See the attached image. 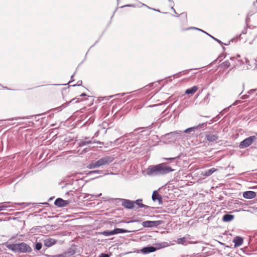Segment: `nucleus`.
Returning a JSON list of instances; mask_svg holds the SVG:
<instances>
[{
    "label": "nucleus",
    "instance_id": "3",
    "mask_svg": "<svg viewBox=\"0 0 257 257\" xmlns=\"http://www.w3.org/2000/svg\"><path fill=\"white\" fill-rule=\"evenodd\" d=\"M114 158L112 156H105L102 158H101L98 160L92 162L91 163L89 164L87 166V168L89 169H92L96 168H99L103 166H106L109 165L110 163H112Z\"/></svg>",
    "mask_w": 257,
    "mask_h": 257
},
{
    "label": "nucleus",
    "instance_id": "11",
    "mask_svg": "<svg viewBox=\"0 0 257 257\" xmlns=\"http://www.w3.org/2000/svg\"><path fill=\"white\" fill-rule=\"evenodd\" d=\"M152 198L154 201L157 200L159 204H162V197L157 191L153 192Z\"/></svg>",
    "mask_w": 257,
    "mask_h": 257
},
{
    "label": "nucleus",
    "instance_id": "23",
    "mask_svg": "<svg viewBox=\"0 0 257 257\" xmlns=\"http://www.w3.org/2000/svg\"><path fill=\"white\" fill-rule=\"evenodd\" d=\"M93 143V141L91 140L84 141V140H80L79 142V146L82 147L88 144H91Z\"/></svg>",
    "mask_w": 257,
    "mask_h": 257
},
{
    "label": "nucleus",
    "instance_id": "17",
    "mask_svg": "<svg viewBox=\"0 0 257 257\" xmlns=\"http://www.w3.org/2000/svg\"><path fill=\"white\" fill-rule=\"evenodd\" d=\"M233 242L234 243V247L240 246L243 243V239L240 236H236L234 238Z\"/></svg>",
    "mask_w": 257,
    "mask_h": 257
},
{
    "label": "nucleus",
    "instance_id": "38",
    "mask_svg": "<svg viewBox=\"0 0 257 257\" xmlns=\"http://www.w3.org/2000/svg\"><path fill=\"white\" fill-rule=\"evenodd\" d=\"M253 237L255 238V239H257V230L255 231L254 233H253Z\"/></svg>",
    "mask_w": 257,
    "mask_h": 257
},
{
    "label": "nucleus",
    "instance_id": "16",
    "mask_svg": "<svg viewBox=\"0 0 257 257\" xmlns=\"http://www.w3.org/2000/svg\"><path fill=\"white\" fill-rule=\"evenodd\" d=\"M156 250V248L154 246H147L143 248L141 250L143 253L147 254L150 252H154Z\"/></svg>",
    "mask_w": 257,
    "mask_h": 257
},
{
    "label": "nucleus",
    "instance_id": "28",
    "mask_svg": "<svg viewBox=\"0 0 257 257\" xmlns=\"http://www.w3.org/2000/svg\"><path fill=\"white\" fill-rule=\"evenodd\" d=\"M77 99V98H74L72 99H71L70 101H69L68 102H67V103H64L63 104L61 107H63V108H65L66 107H67L68 106V105L70 103H72V102H73L75 100H76Z\"/></svg>",
    "mask_w": 257,
    "mask_h": 257
},
{
    "label": "nucleus",
    "instance_id": "6",
    "mask_svg": "<svg viewBox=\"0 0 257 257\" xmlns=\"http://www.w3.org/2000/svg\"><path fill=\"white\" fill-rule=\"evenodd\" d=\"M120 202L122 206L129 209H135L134 201L128 199H120Z\"/></svg>",
    "mask_w": 257,
    "mask_h": 257
},
{
    "label": "nucleus",
    "instance_id": "41",
    "mask_svg": "<svg viewBox=\"0 0 257 257\" xmlns=\"http://www.w3.org/2000/svg\"><path fill=\"white\" fill-rule=\"evenodd\" d=\"M90 195L92 196H94L95 197H99L101 195V193H100L98 195Z\"/></svg>",
    "mask_w": 257,
    "mask_h": 257
},
{
    "label": "nucleus",
    "instance_id": "14",
    "mask_svg": "<svg viewBox=\"0 0 257 257\" xmlns=\"http://www.w3.org/2000/svg\"><path fill=\"white\" fill-rule=\"evenodd\" d=\"M136 135L135 133H132L128 134H126L124 135L123 137H120L115 141V142L116 143L117 141H120L121 142L124 141L125 140H130V138H128V137H131V138L136 137Z\"/></svg>",
    "mask_w": 257,
    "mask_h": 257
},
{
    "label": "nucleus",
    "instance_id": "40",
    "mask_svg": "<svg viewBox=\"0 0 257 257\" xmlns=\"http://www.w3.org/2000/svg\"><path fill=\"white\" fill-rule=\"evenodd\" d=\"M93 143H97L100 145H103V143L101 142L100 141H97V142L94 141V142H93Z\"/></svg>",
    "mask_w": 257,
    "mask_h": 257
},
{
    "label": "nucleus",
    "instance_id": "10",
    "mask_svg": "<svg viewBox=\"0 0 257 257\" xmlns=\"http://www.w3.org/2000/svg\"><path fill=\"white\" fill-rule=\"evenodd\" d=\"M206 123L204 122L201 124H199L197 126L188 128L186 129L185 131H184L183 132L185 133H189L191 132L195 131V130L200 129L202 127H204V126H206Z\"/></svg>",
    "mask_w": 257,
    "mask_h": 257
},
{
    "label": "nucleus",
    "instance_id": "32",
    "mask_svg": "<svg viewBox=\"0 0 257 257\" xmlns=\"http://www.w3.org/2000/svg\"><path fill=\"white\" fill-rule=\"evenodd\" d=\"M28 118H29V117H28V116H25V117H14V118L9 119V120H19L20 119H28Z\"/></svg>",
    "mask_w": 257,
    "mask_h": 257
},
{
    "label": "nucleus",
    "instance_id": "30",
    "mask_svg": "<svg viewBox=\"0 0 257 257\" xmlns=\"http://www.w3.org/2000/svg\"><path fill=\"white\" fill-rule=\"evenodd\" d=\"M186 240V239L185 237H182L178 238L177 240V243L179 244H183Z\"/></svg>",
    "mask_w": 257,
    "mask_h": 257
},
{
    "label": "nucleus",
    "instance_id": "36",
    "mask_svg": "<svg viewBox=\"0 0 257 257\" xmlns=\"http://www.w3.org/2000/svg\"><path fill=\"white\" fill-rule=\"evenodd\" d=\"M256 91V89H251L248 91V94H252Z\"/></svg>",
    "mask_w": 257,
    "mask_h": 257
},
{
    "label": "nucleus",
    "instance_id": "50",
    "mask_svg": "<svg viewBox=\"0 0 257 257\" xmlns=\"http://www.w3.org/2000/svg\"><path fill=\"white\" fill-rule=\"evenodd\" d=\"M153 10H154V11H158V12H160V11H159V10H156V9H153Z\"/></svg>",
    "mask_w": 257,
    "mask_h": 257
},
{
    "label": "nucleus",
    "instance_id": "25",
    "mask_svg": "<svg viewBox=\"0 0 257 257\" xmlns=\"http://www.w3.org/2000/svg\"><path fill=\"white\" fill-rule=\"evenodd\" d=\"M10 203V202H5L2 203V205L0 206V211L4 210L7 208L11 207L8 204Z\"/></svg>",
    "mask_w": 257,
    "mask_h": 257
},
{
    "label": "nucleus",
    "instance_id": "8",
    "mask_svg": "<svg viewBox=\"0 0 257 257\" xmlns=\"http://www.w3.org/2000/svg\"><path fill=\"white\" fill-rule=\"evenodd\" d=\"M70 202L69 200H64L62 198H58L55 200L54 204L59 207H62L67 206Z\"/></svg>",
    "mask_w": 257,
    "mask_h": 257
},
{
    "label": "nucleus",
    "instance_id": "5",
    "mask_svg": "<svg viewBox=\"0 0 257 257\" xmlns=\"http://www.w3.org/2000/svg\"><path fill=\"white\" fill-rule=\"evenodd\" d=\"M181 133L180 131L171 132L166 134L164 137L167 139H171V141L174 142L180 138Z\"/></svg>",
    "mask_w": 257,
    "mask_h": 257
},
{
    "label": "nucleus",
    "instance_id": "47",
    "mask_svg": "<svg viewBox=\"0 0 257 257\" xmlns=\"http://www.w3.org/2000/svg\"><path fill=\"white\" fill-rule=\"evenodd\" d=\"M168 1L171 2L173 4H174V2L172 1V0H168Z\"/></svg>",
    "mask_w": 257,
    "mask_h": 257
},
{
    "label": "nucleus",
    "instance_id": "9",
    "mask_svg": "<svg viewBox=\"0 0 257 257\" xmlns=\"http://www.w3.org/2000/svg\"><path fill=\"white\" fill-rule=\"evenodd\" d=\"M205 139L209 142H214L218 140L219 137L216 135L207 133L205 135Z\"/></svg>",
    "mask_w": 257,
    "mask_h": 257
},
{
    "label": "nucleus",
    "instance_id": "15",
    "mask_svg": "<svg viewBox=\"0 0 257 257\" xmlns=\"http://www.w3.org/2000/svg\"><path fill=\"white\" fill-rule=\"evenodd\" d=\"M135 208H136V205L137 206V209L139 208H148L149 207L147 205H146L142 203V199H139L136 201H134Z\"/></svg>",
    "mask_w": 257,
    "mask_h": 257
},
{
    "label": "nucleus",
    "instance_id": "33",
    "mask_svg": "<svg viewBox=\"0 0 257 257\" xmlns=\"http://www.w3.org/2000/svg\"><path fill=\"white\" fill-rule=\"evenodd\" d=\"M99 257H109V255L106 253H101Z\"/></svg>",
    "mask_w": 257,
    "mask_h": 257
},
{
    "label": "nucleus",
    "instance_id": "43",
    "mask_svg": "<svg viewBox=\"0 0 257 257\" xmlns=\"http://www.w3.org/2000/svg\"><path fill=\"white\" fill-rule=\"evenodd\" d=\"M171 9H172V10H173V11L174 12V13H175V14H177V13H176V11H175V9H174V8H173V6L171 7Z\"/></svg>",
    "mask_w": 257,
    "mask_h": 257
},
{
    "label": "nucleus",
    "instance_id": "46",
    "mask_svg": "<svg viewBox=\"0 0 257 257\" xmlns=\"http://www.w3.org/2000/svg\"><path fill=\"white\" fill-rule=\"evenodd\" d=\"M230 59L231 61H233V60L235 59V57H230Z\"/></svg>",
    "mask_w": 257,
    "mask_h": 257
},
{
    "label": "nucleus",
    "instance_id": "53",
    "mask_svg": "<svg viewBox=\"0 0 257 257\" xmlns=\"http://www.w3.org/2000/svg\"><path fill=\"white\" fill-rule=\"evenodd\" d=\"M222 48H223V50L225 49V48L223 46L222 47Z\"/></svg>",
    "mask_w": 257,
    "mask_h": 257
},
{
    "label": "nucleus",
    "instance_id": "55",
    "mask_svg": "<svg viewBox=\"0 0 257 257\" xmlns=\"http://www.w3.org/2000/svg\"><path fill=\"white\" fill-rule=\"evenodd\" d=\"M256 2H257V0L256 1Z\"/></svg>",
    "mask_w": 257,
    "mask_h": 257
},
{
    "label": "nucleus",
    "instance_id": "18",
    "mask_svg": "<svg viewBox=\"0 0 257 257\" xmlns=\"http://www.w3.org/2000/svg\"><path fill=\"white\" fill-rule=\"evenodd\" d=\"M234 218V216L233 215L226 214L223 215L222 217V221L224 222H230L232 221Z\"/></svg>",
    "mask_w": 257,
    "mask_h": 257
},
{
    "label": "nucleus",
    "instance_id": "29",
    "mask_svg": "<svg viewBox=\"0 0 257 257\" xmlns=\"http://www.w3.org/2000/svg\"><path fill=\"white\" fill-rule=\"evenodd\" d=\"M222 65H223V66L225 68H228L231 65H230V62L228 61V60H226V61H225L222 64Z\"/></svg>",
    "mask_w": 257,
    "mask_h": 257
},
{
    "label": "nucleus",
    "instance_id": "49",
    "mask_svg": "<svg viewBox=\"0 0 257 257\" xmlns=\"http://www.w3.org/2000/svg\"><path fill=\"white\" fill-rule=\"evenodd\" d=\"M126 6H128V7H132L133 5H127Z\"/></svg>",
    "mask_w": 257,
    "mask_h": 257
},
{
    "label": "nucleus",
    "instance_id": "1",
    "mask_svg": "<svg viewBox=\"0 0 257 257\" xmlns=\"http://www.w3.org/2000/svg\"><path fill=\"white\" fill-rule=\"evenodd\" d=\"M173 169L170 166L165 164L150 166L146 170V174L148 176H160L172 172Z\"/></svg>",
    "mask_w": 257,
    "mask_h": 257
},
{
    "label": "nucleus",
    "instance_id": "20",
    "mask_svg": "<svg viewBox=\"0 0 257 257\" xmlns=\"http://www.w3.org/2000/svg\"><path fill=\"white\" fill-rule=\"evenodd\" d=\"M217 170L214 168H212L209 170H207L202 173V175L204 176H209L215 172Z\"/></svg>",
    "mask_w": 257,
    "mask_h": 257
},
{
    "label": "nucleus",
    "instance_id": "7",
    "mask_svg": "<svg viewBox=\"0 0 257 257\" xmlns=\"http://www.w3.org/2000/svg\"><path fill=\"white\" fill-rule=\"evenodd\" d=\"M161 224L160 221H145L142 222L144 227H157Z\"/></svg>",
    "mask_w": 257,
    "mask_h": 257
},
{
    "label": "nucleus",
    "instance_id": "34",
    "mask_svg": "<svg viewBox=\"0 0 257 257\" xmlns=\"http://www.w3.org/2000/svg\"><path fill=\"white\" fill-rule=\"evenodd\" d=\"M125 94L124 93H121V94H115V95H111L109 96L110 98H112L113 96H116V95H120L121 96H123Z\"/></svg>",
    "mask_w": 257,
    "mask_h": 257
},
{
    "label": "nucleus",
    "instance_id": "27",
    "mask_svg": "<svg viewBox=\"0 0 257 257\" xmlns=\"http://www.w3.org/2000/svg\"><path fill=\"white\" fill-rule=\"evenodd\" d=\"M102 172V171H100V170H93V171H89V173L87 174L88 175H91V174H100Z\"/></svg>",
    "mask_w": 257,
    "mask_h": 257
},
{
    "label": "nucleus",
    "instance_id": "24",
    "mask_svg": "<svg viewBox=\"0 0 257 257\" xmlns=\"http://www.w3.org/2000/svg\"><path fill=\"white\" fill-rule=\"evenodd\" d=\"M114 234H118V233H126L128 232L129 231L127 230L121 229V228H115L114 230Z\"/></svg>",
    "mask_w": 257,
    "mask_h": 257
},
{
    "label": "nucleus",
    "instance_id": "37",
    "mask_svg": "<svg viewBox=\"0 0 257 257\" xmlns=\"http://www.w3.org/2000/svg\"><path fill=\"white\" fill-rule=\"evenodd\" d=\"M82 84V81H78L76 84L72 85L73 86H75L76 85L80 86Z\"/></svg>",
    "mask_w": 257,
    "mask_h": 257
},
{
    "label": "nucleus",
    "instance_id": "21",
    "mask_svg": "<svg viewBox=\"0 0 257 257\" xmlns=\"http://www.w3.org/2000/svg\"><path fill=\"white\" fill-rule=\"evenodd\" d=\"M191 29H195V30H197L198 31H201L205 34H206L207 35H208L209 37H210L212 39H213V40H214L215 41H217L218 43H219L220 44H223V43L219 40L214 38V37L211 36L210 35H209V34H208L207 33L204 32V31L199 29V28H195V27H192L191 28Z\"/></svg>",
    "mask_w": 257,
    "mask_h": 257
},
{
    "label": "nucleus",
    "instance_id": "31",
    "mask_svg": "<svg viewBox=\"0 0 257 257\" xmlns=\"http://www.w3.org/2000/svg\"><path fill=\"white\" fill-rule=\"evenodd\" d=\"M42 244L41 242H37L35 245V248L37 250H39L41 249Z\"/></svg>",
    "mask_w": 257,
    "mask_h": 257
},
{
    "label": "nucleus",
    "instance_id": "35",
    "mask_svg": "<svg viewBox=\"0 0 257 257\" xmlns=\"http://www.w3.org/2000/svg\"><path fill=\"white\" fill-rule=\"evenodd\" d=\"M248 97V95H247V94H245V95H242L241 97V98L242 99H245L247 98Z\"/></svg>",
    "mask_w": 257,
    "mask_h": 257
},
{
    "label": "nucleus",
    "instance_id": "54",
    "mask_svg": "<svg viewBox=\"0 0 257 257\" xmlns=\"http://www.w3.org/2000/svg\"><path fill=\"white\" fill-rule=\"evenodd\" d=\"M185 16L186 17V16H187V14H185Z\"/></svg>",
    "mask_w": 257,
    "mask_h": 257
},
{
    "label": "nucleus",
    "instance_id": "26",
    "mask_svg": "<svg viewBox=\"0 0 257 257\" xmlns=\"http://www.w3.org/2000/svg\"><path fill=\"white\" fill-rule=\"evenodd\" d=\"M102 234H103L104 236H110L114 235V231L113 230H105L103 231L102 233Z\"/></svg>",
    "mask_w": 257,
    "mask_h": 257
},
{
    "label": "nucleus",
    "instance_id": "39",
    "mask_svg": "<svg viewBox=\"0 0 257 257\" xmlns=\"http://www.w3.org/2000/svg\"><path fill=\"white\" fill-rule=\"evenodd\" d=\"M175 158H176L175 157H174V158H165L164 159L166 160H175Z\"/></svg>",
    "mask_w": 257,
    "mask_h": 257
},
{
    "label": "nucleus",
    "instance_id": "45",
    "mask_svg": "<svg viewBox=\"0 0 257 257\" xmlns=\"http://www.w3.org/2000/svg\"><path fill=\"white\" fill-rule=\"evenodd\" d=\"M86 94H85V93H82V94H81L80 96H86Z\"/></svg>",
    "mask_w": 257,
    "mask_h": 257
},
{
    "label": "nucleus",
    "instance_id": "22",
    "mask_svg": "<svg viewBox=\"0 0 257 257\" xmlns=\"http://www.w3.org/2000/svg\"><path fill=\"white\" fill-rule=\"evenodd\" d=\"M192 70V69L186 70L181 72H179L178 73H176L173 75L174 78H178L182 75H186L188 74L189 71Z\"/></svg>",
    "mask_w": 257,
    "mask_h": 257
},
{
    "label": "nucleus",
    "instance_id": "19",
    "mask_svg": "<svg viewBox=\"0 0 257 257\" xmlns=\"http://www.w3.org/2000/svg\"><path fill=\"white\" fill-rule=\"evenodd\" d=\"M198 90V87L197 86H194L186 90L185 93L187 94H193Z\"/></svg>",
    "mask_w": 257,
    "mask_h": 257
},
{
    "label": "nucleus",
    "instance_id": "12",
    "mask_svg": "<svg viewBox=\"0 0 257 257\" xmlns=\"http://www.w3.org/2000/svg\"><path fill=\"white\" fill-rule=\"evenodd\" d=\"M243 197L246 199H252L256 197V193L251 191H245L243 193Z\"/></svg>",
    "mask_w": 257,
    "mask_h": 257
},
{
    "label": "nucleus",
    "instance_id": "44",
    "mask_svg": "<svg viewBox=\"0 0 257 257\" xmlns=\"http://www.w3.org/2000/svg\"><path fill=\"white\" fill-rule=\"evenodd\" d=\"M245 59L246 64H248L249 61L248 60V59L247 58H245Z\"/></svg>",
    "mask_w": 257,
    "mask_h": 257
},
{
    "label": "nucleus",
    "instance_id": "48",
    "mask_svg": "<svg viewBox=\"0 0 257 257\" xmlns=\"http://www.w3.org/2000/svg\"><path fill=\"white\" fill-rule=\"evenodd\" d=\"M237 63H236L235 62H234V63H233V64H232V65H233V66H234L235 65H237Z\"/></svg>",
    "mask_w": 257,
    "mask_h": 257
},
{
    "label": "nucleus",
    "instance_id": "13",
    "mask_svg": "<svg viewBox=\"0 0 257 257\" xmlns=\"http://www.w3.org/2000/svg\"><path fill=\"white\" fill-rule=\"evenodd\" d=\"M57 242V240L55 239L48 238L44 240V245L46 247H51Z\"/></svg>",
    "mask_w": 257,
    "mask_h": 257
},
{
    "label": "nucleus",
    "instance_id": "52",
    "mask_svg": "<svg viewBox=\"0 0 257 257\" xmlns=\"http://www.w3.org/2000/svg\"><path fill=\"white\" fill-rule=\"evenodd\" d=\"M79 100L78 99L77 101H75V102H78Z\"/></svg>",
    "mask_w": 257,
    "mask_h": 257
},
{
    "label": "nucleus",
    "instance_id": "2",
    "mask_svg": "<svg viewBox=\"0 0 257 257\" xmlns=\"http://www.w3.org/2000/svg\"><path fill=\"white\" fill-rule=\"evenodd\" d=\"M7 248L17 253H30L32 251V248L27 243L21 242L18 243H11L7 245Z\"/></svg>",
    "mask_w": 257,
    "mask_h": 257
},
{
    "label": "nucleus",
    "instance_id": "51",
    "mask_svg": "<svg viewBox=\"0 0 257 257\" xmlns=\"http://www.w3.org/2000/svg\"><path fill=\"white\" fill-rule=\"evenodd\" d=\"M208 96H209V94H208L207 96L205 97V98H208Z\"/></svg>",
    "mask_w": 257,
    "mask_h": 257
},
{
    "label": "nucleus",
    "instance_id": "42",
    "mask_svg": "<svg viewBox=\"0 0 257 257\" xmlns=\"http://www.w3.org/2000/svg\"><path fill=\"white\" fill-rule=\"evenodd\" d=\"M73 76H74V75L71 76V80L69 82V83H71L72 81H73V80L72 79Z\"/></svg>",
    "mask_w": 257,
    "mask_h": 257
},
{
    "label": "nucleus",
    "instance_id": "4",
    "mask_svg": "<svg viewBox=\"0 0 257 257\" xmlns=\"http://www.w3.org/2000/svg\"><path fill=\"white\" fill-rule=\"evenodd\" d=\"M257 140L256 136H250L242 141L240 142L239 145L240 149H245L251 146Z\"/></svg>",
    "mask_w": 257,
    "mask_h": 257
}]
</instances>
